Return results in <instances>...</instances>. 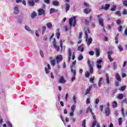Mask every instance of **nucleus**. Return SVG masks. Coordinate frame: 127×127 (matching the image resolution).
Masks as SVG:
<instances>
[{"instance_id": "obj_51", "label": "nucleus", "mask_w": 127, "mask_h": 127, "mask_svg": "<svg viewBox=\"0 0 127 127\" xmlns=\"http://www.w3.org/2000/svg\"><path fill=\"white\" fill-rule=\"evenodd\" d=\"M43 29V33H44L45 32V30H46V26H43L42 27Z\"/></svg>"}, {"instance_id": "obj_3", "label": "nucleus", "mask_w": 127, "mask_h": 127, "mask_svg": "<svg viewBox=\"0 0 127 127\" xmlns=\"http://www.w3.org/2000/svg\"><path fill=\"white\" fill-rule=\"evenodd\" d=\"M76 17L75 16H73L72 18H70L69 19V25L70 26H72V25H73V26H76Z\"/></svg>"}, {"instance_id": "obj_21", "label": "nucleus", "mask_w": 127, "mask_h": 127, "mask_svg": "<svg viewBox=\"0 0 127 127\" xmlns=\"http://www.w3.org/2000/svg\"><path fill=\"white\" fill-rule=\"evenodd\" d=\"M77 50L78 51H81V52H83V51H84V48L83 47V45L79 46L78 47Z\"/></svg>"}, {"instance_id": "obj_12", "label": "nucleus", "mask_w": 127, "mask_h": 127, "mask_svg": "<svg viewBox=\"0 0 127 127\" xmlns=\"http://www.w3.org/2000/svg\"><path fill=\"white\" fill-rule=\"evenodd\" d=\"M28 4L29 5V6H33L34 4H35V2H34V0H28L27 1Z\"/></svg>"}, {"instance_id": "obj_30", "label": "nucleus", "mask_w": 127, "mask_h": 127, "mask_svg": "<svg viewBox=\"0 0 127 127\" xmlns=\"http://www.w3.org/2000/svg\"><path fill=\"white\" fill-rule=\"evenodd\" d=\"M71 112H75V110L76 109V105H72L71 106Z\"/></svg>"}, {"instance_id": "obj_64", "label": "nucleus", "mask_w": 127, "mask_h": 127, "mask_svg": "<svg viewBox=\"0 0 127 127\" xmlns=\"http://www.w3.org/2000/svg\"><path fill=\"white\" fill-rule=\"evenodd\" d=\"M84 6H86V7H89V4L86 2H84Z\"/></svg>"}, {"instance_id": "obj_62", "label": "nucleus", "mask_w": 127, "mask_h": 127, "mask_svg": "<svg viewBox=\"0 0 127 127\" xmlns=\"http://www.w3.org/2000/svg\"><path fill=\"white\" fill-rule=\"evenodd\" d=\"M69 116H70V117H73V116H74V112L71 111V112L69 113Z\"/></svg>"}, {"instance_id": "obj_25", "label": "nucleus", "mask_w": 127, "mask_h": 127, "mask_svg": "<svg viewBox=\"0 0 127 127\" xmlns=\"http://www.w3.org/2000/svg\"><path fill=\"white\" fill-rule=\"evenodd\" d=\"M95 52L96 54V57H99V56H100V50H99L98 48H96Z\"/></svg>"}, {"instance_id": "obj_46", "label": "nucleus", "mask_w": 127, "mask_h": 127, "mask_svg": "<svg viewBox=\"0 0 127 127\" xmlns=\"http://www.w3.org/2000/svg\"><path fill=\"white\" fill-rule=\"evenodd\" d=\"M72 100H73L74 104H76L77 103V101L76 100V96L75 95H74L73 96Z\"/></svg>"}, {"instance_id": "obj_61", "label": "nucleus", "mask_w": 127, "mask_h": 127, "mask_svg": "<svg viewBox=\"0 0 127 127\" xmlns=\"http://www.w3.org/2000/svg\"><path fill=\"white\" fill-rule=\"evenodd\" d=\"M65 31H68L69 30L68 29V27H67V26H65L64 27Z\"/></svg>"}, {"instance_id": "obj_10", "label": "nucleus", "mask_w": 127, "mask_h": 127, "mask_svg": "<svg viewBox=\"0 0 127 127\" xmlns=\"http://www.w3.org/2000/svg\"><path fill=\"white\" fill-rule=\"evenodd\" d=\"M75 64H76V61H74L73 62H72V65L70 66L71 72H73V71L75 70L76 68Z\"/></svg>"}, {"instance_id": "obj_22", "label": "nucleus", "mask_w": 127, "mask_h": 127, "mask_svg": "<svg viewBox=\"0 0 127 127\" xmlns=\"http://www.w3.org/2000/svg\"><path fill=\"white\" fill-rule=\"evenodd\" d=\"M47 27L49 29H51V28H52V27H53V26L52 25V23L51 22H49L47 24Z\"/></svg>"}, {"instance_id": "obj_26", "label": "nucleus", "mask_w": 127, "mask_h": 127, "mask_svg": "<svg viewBox=\"0 0 127 127\" xmlns=\"http://www.w3.org/2000/svg\"><path fill=\"white\" fill-rule=\"evenodd\" d=\"M103 81V78L100 77L99 78V81H98V86L99 87H101L102 86V82Z\"/></svg>"}, {"instance_id": "obj_54", "label": "nucleus", "mask_w": 127, "mask_h": 127, "mask_svg": "<svg viewBox=\"0 0 127 127\" xmlns=\"http://www.w3.org/2000/svg\"><path fill=\"white\" fill-rule=\"evenodd\" d=\"M123 5L124 6H127V0H124L123 1Z\"/></svg>"}, {"instance_id": "obj_28", "label": "nucleus", "mask_w": 127, "mask_h": 127, "mask_svg": "<svg viewBox=\"0 0 127 127\" xmlns=\"http://www.w3.org/2000/svg\"><path fill=\"white\" fill-rule=\"evenodd\" d=\"M51 63L52 64V65H53L54 67L55 66V64L56 63V60L53 59L51 60Z\"/></svg>"}, {"instance_id": "obj_52", "label": "nucleus", "mask_w": 127, "mask_h": 127, "mask_svg": "<svg viewBox=\"0 0 127 127\" xmlns=\"http://www.w3.org/2000/svg\"><path fill=\"white\" fill-rule=\"evenodd\" d=\"M89 55H90V56H93V55H94V54H95V53L94 52V51H90L89 52Z\"/></svg>"}, {"instance_id": "obj_41", "label": "nucleus", "mask_w": 127, "mask_h": 127, "mask_svg": "<svg viewBox=\"0 0 127 127\" xmlns=\"http://www.w3.org/2000/svg\"><path fill=\"white\" fill-rule=\"evenodd\" d=\"M118 31L119 32H121V31H123V26H120L118 27Z\"/></svg>"}, {"instance_id": "obj_24", "label": "nucleus", "mask_w": 127, "mask_h": 127, "mask_svg": "<svg viewBox=\"0 0 127 127\" xmlns=\"http://www.w3.org/2000/svg\"><path fill=\"white\" fill-rule=\"evenodd\" d=\"M50 13H53V12H56V11H59V9H55V8H51L50 10Z\"/></svg>"}, {"instance_id": "obj_23", "label": "nucleus", "mask_w": 127, "mask_h": 127, "mask_svg": "<svg viewBox=\"0 0 127 127\" xmlns=\"http://www.w3.org/2000/svg\"><path fill=\"white\" fill-rule=\"evenodd\" d=\"M53 4L55 6H59L60 4H59V2H58V1L55 0V1H53Z\"/></svg>"}, {"instance_id": "obj_35", "label": "nucleus", "mask_w": 127, "mask_h": 127, "mask_svg": "<svg viewBox=\"0 0 127 127\" xmlns=\"http://www.w3.org/2000/svg\"><path fill=\"white\" fill-rule=\"evenodd\" d=\"M96 125H97V120H96V119H94V120L93 121V123H92V127H96Z\"/></svg>"}, {"instance_id": "obj_9", "label": "nucleus", "mask_w": 127, "mask_h": 127, "mask_svg": "<svg viewBox=\"0 0 127 127\" xmlns=\"http://www.w3.org/2000/svg\"><path fill=\"white\" fill-rule=\"evenodd\" d=\"M67 55L68 62H70V60H71V57L72 56V52L71 51V49L70 48L68 49Z\"/></svg>"}, {"instance_id": "obj_60", "label": "nucleus", "mask_w": 127, "mask_h": 127, "mask_svg": "<svg viewBox=\"0 0 127 127\" xmlns=\"http://www.w3.org/2000/svg\"><path fill=\"white\" fill-rule=\"evenodd\" d=\"M108 59H109L110 62H112V61H113V59L111 58V56L109 55V56H108Z\"/></svg>"}, {"instance_id": "obj_55", "label": "nucleus", "mask_w": 127, "mask_h": 127, "mask_svg": "<svg viewBox=\"0 0 127 127\" xmlns=\"http://www.w3.org/2000/svg\"><path fill=\"white\" fill-rule=\"evenodd\" d=\"M118 48H119V50H120V51H121V52L124 50V49H123V47H122L121 45L119 46L118 47Z\"/></svg>"}, {"instance_id": "obj_49", "label": "nucleus", "mask_w": 127, "mask_h": 127, "mask_svg": "<svg viewBox=\"0 0 127 127\" xmlns=\"http://www.w3.org/2000/svg\"><path fill=\"white\" fill-rule=\"evenodd\" d=\"M115 14H117V15H118L119 16H121V11H117L115 12Z\"/></svg>"}, {"instance_id": "obj_29", "label": "nucleus", "mask_w": 127, "mask_h": 127, "mask_svg": "<svg viewBox=\"0 0 127 127\" xmlns=\"http://www.w3.org/2000/svg\"><path fill=\"white\" fill-rule=\"evenodd\" d=\"M116 8H117V5H114L113 6H112L110 10L111 11H115L116 10Z\"/></svg>"}, {"instance_id": "obj_6", "label": "nucleus", "mask_w": 127, "mask_h": 127, "mask_svg": "<svg viewBox=\"0 0 127 127\" xmlns=\"http://www.w3.org/2000/svg\"><path fill=\"white\" fill-rule=\"evenodd\" d=\"M56 61L58 64H59V63H60V62H61V61L63 60V57L61 55L57 56L56 57Z\"/></svg>"}, {"instance_id": "obj_53", "label": "nucleus", "mask_w": 127, "mask_h": 127, "mask_svg": "<svg viewBox=\"0 0 127 127\" xmlns=\"http://www.w3.org/2000/svg\"><path fill=\"white\" fill-rule=\"evenodd\" d=\"M102 62H103V61L102 60H99L97 62V64L101 65V63H102Z\"/></svg>"}, {"instance_id": "obj_5", "label": "nucleus", "mask_w": 127, "mask_h": 127, "mask_svg": "<svg viewBox=\"0 0 127 127\" xmlns=\"http://www.w3.org/2000/svg\"><path fill=\"white\" fill-rule=\"evenodd\" d=\"M110 6H111L110 4H105L104 6L102 5L99 10H101V9H104V10H109Z\"/></svg>"}, {"instance_id": "obj_7", "label": "nucleus", "mask_w": 127, "mask_h": 127, "mask_svg": "<svg viewBox=\"0 0 127 127\" xmlns=\"http://www.w3.org/2000/svg\"><path fill=\"white\" fill-rule=\"evenodd\" d=\"M102 15H98L97 16V17H98V22L101 26H104V19L103 18H100V16H101Z\"/></svg>"}, {"instance_id": "obj_33", "label": "nucleus", "mask_w": 127, "mask_h": 127, "mask_svg": "<svg viewBox=\"0 0 127 127\" xmlns=\"http://www.w3.org/2000/svg\"><path fill=\"white\" fill-rule=\"evenodd\" d=\"M112 106L113 108H117L118 107V103L116 101H114L112 103Z\"/></svg>"}, {"instance_id": "obj_34", "label": "nucleus", "mask_w": 127, "mask_h": 127, "mask_svg": "<svg viewBox=\"0 0 127 127\" xmlns=\"http://www.w3.org/2000/svg\"><path fill=\"white\" fill-rule=\"evenodd\" d=\"M124 98V94H120L118 96V99H120V100H122Z\"/></svg>"}, {"instance_id": "obj_63", "label": "nucleus", "mask_w": 127, "mask_h": 127, "mask_svg": "<svg viewBox=\"0 0 127 127\" xmlns=\"http://www.w3.org/2000/svg\"><path fill=\"white\" fill-rule=\"evenodd\" d=\"M89 21H87V19H85V24H86V25H89Z\"/></svg>"}, {"instance_id": "obj_2", "label": "nucleus", "mask_w": 127, "mask_h": 127, "mask_svg": "<svg viewBox=\"0 0 127 127\" xmlns=\"http://www.w3.org/2000/svg\"><path fill=\"white\" fill-rule=\"evenodd\" d=\"M53 45L56 51H60V47L62 49V48H63V44L62 43V40H61L59 43H57L56 41H55V39H54L53 41Z\"/></svg>"}, {"instance_id": "obj_36", "label": "nucleus", "mask_w": 127, "mask_h": 127, "mask_svg": "<svg viewBox=\"0 0 127 127\" xmlns=\"http://www.w3.org/2000/svg\"><path fill=\"white\" fill-rule=\"evenodd\" d=\"M113 68L114 69H117V68H118V64H117V63H113Z\"/></svg>"}, {"instance_id": "obj_32", "label": "nucleus", "mask_w": 127, "mask_h": 127, "mask_svg": "<svg viewBox=\"0 0 127 127\" xmlns=\"http://www.w3.org/2000/svg\"><path fill=\"white\" fill-rule=\"evenodd\" d=\"M37 14L35 12H33L31 14V18H34L36 16H37Z\"/></svg>"}, {"instance_id": "obj_17", "label": "nucleus", "mask_w": 127, "mask_h": 127, "mask_svg": "<svg viewBox=\"0 0 127 127\" xmlns=\"http://www.w3.org/2000/svg\"><path fill=\"white\" fill-rule=\"evenodd\" d=\"M84 12L86 14H88L90 13V12H91V8H88L84 9Z\"/></svg>"}, {"instance_id": "obj_57", "label": "nucleus", "mask_w": 127, "mask_h": 127, "mask_svg": "<svg viewBox=\"0 0 127 127\" xmlns=\"http://www.w3.org/2000/svg\"><path fill=\"white\" fill-rule=\"evenodd\" d=\"M40 56H41V57H43L44 54H43V52L42 51V50L40 51Z\"/></svg>"}, {"instance_id": "obj_39", "label": "nucleus", "mask_w": 127, "mask_h": 127, "mask_svg": "<svg viewBox=\"0 0 127 127\" xmlns=\"http://www.w3.org/2000/svg\"><path fill=\"white\" fill-rule=\"evenodd\" d=\"M94 103L96 105H98V104L100 103V99H99V98H96L95 101H94Z\"/></svg>"}, {"instance_id": "obj_59", "label": "nucleus", "mask_w": 127, "mask_h": 127, "mask_svg": "<svg viewBox=\"0 0 127 127\" xmlns=\"http://www.w3.org/2000/svg\"><path fill=\"white\" fill-rule=\"evenodd\" d=\"M86 103L87 105H88V104H90V98H87L86 99Z\"/></svg>"}, {"instance_id": "obj_58", "label": "nucleus", "mask_w": 127, "mask_h": 127, "mask_svg": "<svg viewBox=\"0 0 127 127\" xmlns=\"http://www.w3.org/2000/svg\"><path fill=\"white\" fill-rule=\"evenodd\" d=\"M90 89H87L85 91V95H88L90 93Z\"/></svg>"}, {"instance_id": "obj_1", "label": "nucleus", "mask_w": 127, "mask_h": 127, "mask_svg": "<svg viewBox=\"0 0 127 127\" xmlns=\"http://www.w3.org/2000/svg\"><path fill=\"white\" fill-rule=\"evenodd\" d=\"M84 32L86 38L85 41H86L87 44L89 46L91 43H92L93 39H92L91 37L89 38V36L88 35V34H90V30H89V29H85L84 30Z\"/></svg>"}, {"instance_id": "obj_45", "label": "nucleus", "mask_w": 127, "mask_h": 127, "mask_svg": "<svg viewBox=\"0 0 127 127\" xmlns=\"http://www.w3.org/2000/svg\"><path fill=\"white\" fill-rule=\"evenodd\" d=\"M121 22H122V21L121 20V19H119L116 21V23H117V24H118V25H120V24H121Z\"/></svg>"}, {"instance_id": "obj_43", "label": "nucleus", "mask_w": 127, "mask_h": 127, "mask_svg": "<svg viewBox=\"0 0 127 127\" xmlns=\"http://www.w3.org/2000/svg\"><path fill=\"white\" fill-rule=\"evenodd\" d=\"M123 13L124 15H126L127 14V9H123Z\"/></svg>"}, {"instance_id": "obj_14", "label": "nucleus", "mask_w": 127, "mask_h": 127, "mask_svg": "<svg viewBox=\"0 0 127 127\" xmlns=\"http://www.w3.org/2000/svg\"><path fill=\"white\" fill-rule=\"evenodd\" d=\"M105 77H106L105 81L107 84H110V76H109V74L108 73H106Z\"/></svg>"}, {"instance_id": "obj_40", "label": "nucleus", "mask_w": 127, "mask_h": 127, "mask_svg": "<svg viewBox=\"0 0 127 127\" xmlns=\"http://www.w3.org/2000/svg\"><path fill=\"white\" fill-rule=\"evenodd\" d=\"M89 75H90L89 71H86L85 74V78H89Z\"/></svg>"}, {"instance_id": "obj_13", "label": "nucleus", "mask_w": 127, "mask_h": 127, "mask_svg": "<svg viewBox=\"0 0 127 127\" xmlns=\"http://www.w3.org/2000/svg\"><path fill=\"white\" fill-rule=\"evenodd\" d=\"M59 83H60V84H65V83H66V80L64 79V77H61Z\"/></svg>"}, {"instance_id": "obj_20", "label": "nucleus", "mask_w": 127, "mask_h": 127, "mask_svg": "<svg viewBox=\"0 0 127 127\" xmlns=\"http://www.w3.org/2000/svg\"><path fill=\"white\" fill-rule=\"evenodd\" d=\"M69 9H70V4H69V3H65V11H66V12H67V11H68V10H69Z\"/></svg>"}, {"instance_id": "obj_38", "label": "nucleus", "mask_w": 127, "mask_h": 127, "mask_svg": "<svg viewBox=\"0 0 127 127\" xmlns=\"http://www.w3.org/2000/svg\"><path fill=\"white\" fill-rule=\"evenodd\" d=\"M25 29H26V30H27V31H30V30H31L29 26H28L27 25L25 26Z\"/></svg>"}, {"instance_id": "obj_44", "label": "nucleus", "mask_w": 127, "mask_h": 127, "mask_svg": "<svg viewBox=\"0 0 127 127\" xmlns=\"http://www.w3.org/2000/svg\"><path fill=\"white\" fill-rule=\"evenodd\" d=\"M6 124H7V126H8V127H12V125H11V123H10V122L7 121Z\"/></svg>"}, {"instance_id": "obj_18", "label": "nucleus", "mask_w": 127, "mask_h": 127, "mask_svg": "<svg viewBox=\"0 0 127 127\" xmlns=\"http://www.w3.org/2000/svg\"><path fill=\"white\" fill-rule=\"evenodd\" d=\"M19 12V10L18 9V7L17 6H15L14 7V14H17Z\"/></svg>"}, {"instance_id": "obj_37", "label": "nucleus", "mask_w": 127, "mask_h": 127, "mask_svg": "<svg viewBox=\"0 0 127 127\" xmlns=\"http://www.w3.org/2000/svg\"><path fill=\"white\" fill-rule=\"evenodd\" d=\"M82 127H86V120H84L82 122Z\"/></svg>"}, {"instance_id": "obj_50", "label": "nucleus", "mask_w": 127, "mask_h": 127, "mask_svg": "<svg viewBox=\"0 0 127 127\" xmlns=\"http://www.w3.org/2000/svg\"><path fill=\"white\" fill-rule=\"evenodd\" d=\"M82 113H83V110L82 109H80V110H79L77 112L78 115H82Z\"/></svg>"}, {"instance_id": "obj_42", "label": "nucleus", "mask_w": 127, "mask_h": 127, "mask_svg": "<svg viewBox=\"0 0 127 127\" xmlns=\"http://www.w3.org/2000/svg\"><path fill=\"white\" fill-rule=\"evenodd\" d=\"M119 124L120 126H121V125H122V124H123V120L122 119V118H120L119 119Z\"/></svg>"}, {"instance_id": "obj_48", "label": "nucleus", "mask_w": 127, "mask_h": 127, "mask_svg": "<svg viewBox=\"0 0 127 127\" xmlns=\"http://www.w3.org/2000/svg\"><path fill=\"white\" fill-rule=\"evenodd\" d=\"M120 91H125L126 90V87L125 86H122L121 88L119 89Z\"/></svg>"}, {"instance_id": "obj_4", "label": "nucleus", "mask_w": 127, "mask_h": 127, "mask_svg": "<svg viewBox=\"0 0 127 127\" xmlns=\"http://www.w3.org/2000/svg\"><path fill=\"white\" fill-rule=\"evenodd\" d=\"M106 106H107V107L105 109V113L106 114V116L107 117H109L110 116V114H111V109L110 108V103H108Z\"/></svg>"}, {"instance_id": "obj_31", "label": "nucleus", "mask_w": 127, "mask_h": 127, "mask_svg": "<svg viewBox=\"0 0 127 127\" xmlns=\"http://www.w3.org/2000/svg\"><path fill=\"white\" fill-rule=\"evenodd\" d=\"M116 79L118 81L121 82V76H120V75L118 73H116Z\"/></svg>"}, {"instance_id": "obj_47", "label": "nucleus", "mask_w": 127, "mask_h": 127, "mask_svg": "<svg viewBox=\"0 0 127 127\" xmlns=\"http://www.w3.org/2000/svg\"><path fill=\"white\" fill-rule=\"evenodd\" d=\"M83 59V56H82V55H80L78 58V60L79 61H81V60H82Z\"/></svg>"}, {"instance_id": "obj_8", "label": "nucleus", "mask_w": 127, "mask_h": 127, "mask_svg": "<svg viewBox=\"0 0 127 127\" xmlns=\"http://www.w3.org/2000/svg\"><path fill=\"white\" fill-rule=\"evenodd\" d=\"M91 113L92 116V118L94 120H96V116L94 115V113L92 112V109H91V108L88 107L87 108V113L89 114V113Z\"/></svg>"}, {"instance_id": "obj_11", "label": "nucleus", "mask_w": 127, "mask_h": 127, "mask_svg": "<svg viewBox=\"0 0 127 127\" xmlns=\"http://www.w3.org/2000/svg\"><path fill=\"white\" fill-rule=\"evenodd\" d=\"M38 13H39V15H45V10H44L43 9H39L38 10Z\"/></svg>"}, {"instance_id": "obj_56", "label": "nucleus", "mask_w": 127, "mask_h": 127, "mask_svg": "<svg viewBox=\"0 0 127 127\" xmlns=\"http://www.w3.org/2000/svg\"><path fill=\"white\" fill-rule=\"evenodd\" d=\"M100 110L101 111V112H103V111L104 110V106L103 105H100Z\"/></svg>"}, {"instance_id": "obj_16", "label": "nucleus", "mask_w": 127, "mask_h": 127, "mask_svg": "<svg viewBox=\"0 0 127 127\" xmlns=\"http://www.w3.org/2000/svg\"><path fill=\"white\" fill-rule=\"evenodd\" d=\"M72 73H73V77L71 78V82H74V81H75L76 79V78L75 77H76V70H73V72H72Z\"/></svg>"}, {"instance_id": "obj_19", "label": "nucleus", "mask_w": 127, "mask_h": 127, "mask_svg": "<svg viewBox=\"0 0 127 127\" xmlns=\"http://www.w3.org/2000/svg\"><path fill=\"white\" fill-rule=\"evenodd\" d=\"M56 35L58 39H59L60 38V29L57 30Z\"/></svg>"}, {"instance_id": "obj_27", "label": "nucleus", "mask_w": 127, "mask_h": 127, "mask_svg": "<svg viewBox=\"0 0 127 127\" xmlns=\"http://www.w3.org/2000/svg\"><path fill=\"white\" fill-rule=\"evenodd\" d=\"M89 72L91 74H93V72H94V69L93 68V66L89 65Z\"/></svg>"}, {"instance_id": "obj_15", "label": "nucleus", "mask_w": 127, "mask_h": 127, "mask_svg": "<svg viewBox=\"0 0 127 127\" xmlns=\"http://www.w3.org/2000/svg\"><path fill=\"white\" fill-rule=\"evenodd\" d=\"M47 66H48V68L47 67L45 68V70L46 74H48V73H49V70L51 69V67H50V64H47Z\"/></svg>"}]
</instances>
